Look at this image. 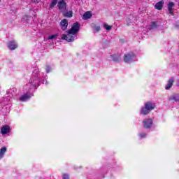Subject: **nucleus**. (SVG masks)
Wrapping results in <instances>:
<instances>
[{
  "label": "nucleus",
  "mask_w": 179,
  "mask_h": 179,
  "mask_svg": "<svg viewBox=\"0 0 179 179\" xmlns=\"http://www.w3.org/2000/svg\"><path fill=\"white\" fill-rule=\"evenodd\" d=\"M80 29V24L79 22L73 23L71 28L68 31L67 34L62 36V40H66L69 43H72L75 40V35L78 33Z\"/></svg>",
  "instance_id": "nucleus-1"
},
{
  "label": "nucleus",
  "mask_w": 179,
  "mask_h": 179,
  "mask_svg": "<svg viewBox=\"0 0 179 179\" xmlns=\"http://www.w3.org/2000/svg\"><path fill=\"white\" fill-rule=\"evenodd\" d=\"M40 73V70L35 69L33 71L32 77L30 78L29 82L27 84V86L29 89H33V87H37L38 85V79L37 77Z\"/></svg>",
  "instance_id": "nucleus-2"
},
{
  "label": "nucleus",
  "mask_w": 179,
  "mask_h": 179,
  "mask_svg": "<svg viewBox=\"0 0 179 179\" xmlns=\"http://www.w3.org/2000/svg\"><path fill=\"white\" fill-rule=\"evenodd\" d=\"M156 107V105L152 102H146L145 103V106L141 108V114H143V115H148L152 110H154Z\"/></svg>",
  "instance_id": "nucleus-3"
},
{
  "label": "nucleus",
  "mask_w": 179,
  "mask_h": 179,
  "mask_svg": "<svg viewBox=\"0 0 179 179\" xmlns=\"http://www.w3.org/2000/svg\"><path fill=\"white\" fill-rule=\"evenodd\" d=\"M134 58H135V55H134L133 53H128L124 55V61L127 64H129V62H132Z\"/></svg>",
  "instance_id": "nucleus-4"
},
{
  "label": "nucleus",
  "mask_w": 179,
  "mask_h": 179,
  "mask_svg": "<svg viewBox=\"0 0 179 179\" xmlns=\"http://www.w3.org/2000/svg\"><path fill=\"white\" fill-rule=\"evenodd\" d=\"M57 7L62 12H65L66 10V3L64 0H59Z\"/></svg>",
  "instance_id": "nucleus-5"
},
{
  "label": "nucleus",
  "mask_w": 179,
  "mask_h": 179,
  "mask_svg": "<svg viewBox=\"0 0 179 179\" xmlns=\"http://www.w3.org/2000/svg\"><path fill=\"white\" fill-rule=\"evenodd\" d=\"M152 125H153V120L152 119H145L143 121V128H152Z\"/></svg>",
  "instance_id": "nucleus-6"
},
{
  "label": "nucleus",
  "mask_w": 179,
  "mask_h": 179,
  "mask_svg": "<svg viewBox=\"0 0 179 179\" xmlns=\"http://www.w3.org/2000/svg\"><path fill=\"white\" fill-rule=\"evenodd\" d=\"M10 131V127L8 125L3 126L1 129V134L2 135H6V134H9Z\"/></svg>",
  "instance_id": "nucleus-7"
},
{
  "label": "nucleus",
  "mask_w": 179,
  "mask_h": 179,
  "mask_svg": "<svg viewBox=\"0 0 179 179\" xmlns=\"http://www.w3.org/2000/svg\"><path fill=\"white\" fill-rule=\"evenodd\" d=\"M8 47L11 50H16L17 48V43L15 41H10L8 43Z\"/></svg>",
  "instance_id": "nucleus-8"
},
{
  "label": "nucleus",
  "mask_w": 179,
  "mask_h": 179,
  "mask_svg": "<svg viewBox=\"0 0 179 179\" xmlns=\"http://www.w3.org/2000/svg\"><path fill=\"white\" fill-rule=\"evenodd\" d=\"M31 96H33L31 94H24V95L20 97L19 100L20 101H27V100H29V99H30Z\"/></svg>",
  "instance_id": "nucleus-9"
},
{
  "label": "nucleus",
  "mask_w": 179,
  "mask_h": 179,
  "mask_svg": "<svg viewBox=\"0 0 179 179\" xmlns=\"http://www.w3.org/2000/svg\"><path fill=\"white\" fill-rule=\"evenodd\" d=\"M60 26L62 27V30H66L68 29V20L64 19L60 22Z\"/></svg>",
  "instance_id": "nucleus-10"
},
{
  "label": "nucleus",
  "mask_w": 179,
  "mask_h": 179,
  "mask_svg": "<svg viewBox=\"0 0 179 179\" xmlns=\"http://www.w3.org/2000/svg\"><path fill=\"white\" fill-rule=\"evenodd\" d=\"M169 100L170 101H176V103H178L179 102V94H174L172 96H171L169 98Z\"/></svg>",
  "instance_id": "nucleus-11"
},
{
  "label": "nucleus",
  "mask_w": 179,
  "mask_h": 179,
  "mask_svg": "<svg viewBox=\"0 0 179 179\" xmlns=\"http://www.w3.org/2000/svg\"><path fill=\"white\" fill-rule=\"evenodd\" d=\"M174 83V77L171 78V79L168 81L167 85L165 87L166 90H169L171 89L173 84Z\"/></svg>",
  "instance_id": "nucleus-12"
},
{
  "label": "nucleus",
  "mask_w": 179,
  "mask_h": 179,
  "mask_svg": "<svg viewBox=\"0 0 179 179\" xmlns=\"http://www.w3.org/2000/svg\"><path fill=\"white\" fill-rule=\"evenodd\" d=\"M164 5V1H160L155 4V8L158 10H162V9H163Z\"/></svg>",
  "instance_id": "nucleus-13"
},
{
  "label": "nucleus",
  "mask_w": 179,
  "mask_h": 179,
  "mask_svg": "<svg viewBox=\"0 0 179 179\" xmlns=\"http://www.w3.org/2000/svg\"><path fill=\"white\" fill-rule=\"evenodd\" d=\"M173 6H174V3L172 1L169 2L168 4V11L170 13V15H173Z\"/></svg>",
  "instance_id": "nucleus-14"
},
{
  "label": "nucleus",
  "mask_w": 179,
  "mask_h": 179,
  "mask_svg": "<svg viewBox=\"0 0 179 179\" xmlns=\"http://www.w3.org/2000/svg\"><path fill=\"white\" fill-rule=\"evenodd\" d=\"M90 17H92V13L90 11H87L84 13L83 19L87 20V19H90Z\"/></svg>",
  "instance_id": "nucleus-15"
},
{
  "label": "nucleus",
  "mask_w": 179,
  "mask_h": 179,
  "mask_svg": "<svg viewBox=\"0 0 179 179\" xmlns=\"http://www.w3.org/2000/svg\"><path fill=\"white\" fill-rule=\"evenodd\" d=\"M63 13V16H64L65 17H72L73 13L72 11H64L62 12Z\"/></svg>",
  "instance_id": "nucleus-16"
},
{
  "label": "nucleus",
  "mask_w": 179,
  "mask_h": 179,
  "mask_svg": "<svg viewBox=\"0 0 179 179\" xmlns=\"http://www.w3.org/2000/svg\"><path fill=\"white\" fill-rule=\"evenodd\" d=\"M6 152V147H3L0 150V159H2L3 157V155Z\"/></svg>",
  "instance_id": "nucleus-17"
},
{
  "label": "nucleus",
  "mask_w": 179,
  "mask_h": 179,
  "mask_svg": "<svg viewBox=\"0 0 179 179\" xmlns=\"http://www.w3.org/2000/svg\"><path fill=\"white\" fill-rule=\"evenodd\" d=\"M157 27V22H152L150 26V30H153Z\"/></svg>",
  "instance_id": "nucleus-18"
},
{
  "label": "nucleus",
  "mask_w": 179,
  "mask_h": 179,
  "mask_svg": "<svg viewBox=\"0 0 179 179\" xmlns=\"http://www.w3.org/2000/svg\"><path fill=\"white\" fill-rule=\"evenodd\" d=\"M57 3L58 0H52L50 3V9H52V8H54V6H55V5H57Z\"/></svg>",
  "instance_id": "nucleus-19"
},
{
  "label": "nucleus",
  "mask_w": 179,
  "mask_h": 179,
  "mask_svg": "<svg viewBox=\"0 0 179 179\" xmlns=\"http://www.w3.org/2000/svg\"><path fill=\"white\" fill-rule=\"evenodd\" d=\"M103 27H104V29H106V30H111V29H113L112 26L108 25L107 24H104Z\"/></svg>",
  "instance_id": "nucleus-20"
},
{
  "label": "nucleus",
  "mask_w": 179,
  "mask_h": 179,
  "mask_svg": "<svg viewBox=\"0 0 179 179\" xmlns=\"http://www.w3.org/2000/svg\"><path fill=\"white\" fill-rule=\"evenodd\" d=\"M57 37H58L57 34L50 35L48 36V40H54V38H57Z\"/></svg>",
  "instance_id": "nucleus-21"
},
{
  "label": "nucleus",
  "mask_w": 179,
  "mask_h": 179,
  "mask_svg": "<svg viewBox=\"0 0 179 179\" xmlns=\"http://www.w3.org/2000/svg\"><path fill=\"white\" fill-rule=\"evenodd\" d=\"M63 179H69V175L66 173L63 174Z\"/></svg>",
  "instance_id": "nucleus-22"
},
{
  "label": "nucleus",
  "mask_w": 179,
  "mask_h": 179,
  "mask_svg": "<svg viewBox=\"0 0 179 179\" xmlns=\"http://www.w3.org/2000/svg\"><path fill=\"white\" fill-rule=\"evenodd\" d=\"M94 31H100V27L96 26L94 28Z\"/></svg>",
  "instance_id": "nucleus-23"
},
{
  "label": "nucleus",
  "mask_w": 179,
  "mask_h": 179,
  "mask_svg": "<svg viewBox=\"0 0 179 179\" xmlns=\"http://www.w3.org/2000/svg\"><path fill=\"white\" fill-rule=\"evenodd\" d=\"M50 71H51V67L47 66V68H46V72H47L48 73H49V72H50Z\"/></svg>",
  "instance_id": "nucleus-24"
},
{
  "label": "nucleus",
  "mask_w": 179,
  "mask_h": 179,
  "mask_svg": "<svg viewBox=\"0 0 179 179\" xmlns=\"http://www.w3.org/2000/svg\"><path fill=\"white\" fill-rule=\"evenodd\" d=\"M32 2H34V3H38V2H40V0H32Z\"/></svg>",
  "instance_id": "nucleus-25"
},
{
  "label": "nucleus",
  "mask_w": 179,
  "mask_h": 179,
  "mask_svg": "<svg viewBox=\"0 0 179 179\" xmlns=\"http://www.w3.org/2000/svg\"><path fill=\"white\" fill-rule=\"evenodd\" d=\"M141 138H145L146 136L145 134H140Z\"/></svg>",
  "instance_id": "nucleus-26"
},
{
  "label": "nucleus",
  "mask_w": 179,
  "mask_h": 179,
  "mask_svg": "<svg viewBox=\"0 0 179 179\" xmlns=\"http://www.w3.org/2000/svg\"><path fill=\"white\" fill-rule=\"evenodd\" d=\"M15 88H13V89H10L8 92H9L10 93H11V94H12V92H15Z\"/></svg>",
  "instance_id": "nucleus-27"
},
{
  "label": "nucleus",
  "mask_w": 179,
  "mask_h": 179,
  "mask_svg": "<svg viewBox=\"0 0 179 179\" xmlns=\"http://www.w3.org/2000/svg\"><path fill=\"white\" fill-rule=\"evenodd\" d=\"M113 61H117V59H113Z\"/></svg>",
  "instance_id": "nucleus-28"
},
{
  "label": "nucleus",
  "mask_w": 179,
  "mask_h": 179,
  "mask_svg": "<svg viewBox=\"0 0 179 179\" xmlns=\"http://www.w3.org/2000/svg\"><path fill=\"white\" fill-rule=\"evenodd\" d=\"M0 2H1V0H0Z\"/></svg>",
  "instance_id": "nucleus-29"
}]
</instances>
